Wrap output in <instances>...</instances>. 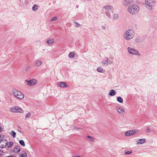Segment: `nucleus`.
I'll return each mask as SVG.
<instances>
[{"instance_id": "obj_4", "label": "nucleus", "mask_w": 157, "mask_h": 157, "mask_svg": "<svg viewBox=\"0 0 157 157\" xmlns=\"http://www.w3.org/2000/svg\"><path fill=\"white\" fill-rule=\"evenodd\" d=\"M12 92L15 98L21 100L24 98V95L21 92L16 89H13Z\"/></svg>"}, {"instance_id": "obj_1", "label": "nucleus", "mask_w": 157, "mask_h": 157, "mask_svg": "<svg viewBox=\"0 0 157 157\" xmlns=\"http://www.w3.org/2000/svg\"><path fill=\"white\" fill-rule=\"evenodd\" d=\"M135 32L133 30L128 29L124 32L123 36L125 40H129L133 38Z\"/></svg>"}, {"instance_id": "obj_9", "label": "nucleus", "mask_w": 157, "mask_h": 157, "mask_svg": "<svg viewBox=\"0 0 157 157\" xmlns=\"http://www.w3.org/2000/svg\"><path fill=\"white\" fill-rule=\"evenodd\" d=\"M7 144V141L6 139L2 140L0 141V148H4Z\"/></svg>"}, {"instance_id": "obj_40", "label": "nucleus", "mask_w": 157, "mask_h": 157, "mask_svg": "<svg viewBox=\"0 0 157 157\" xmlns=\"http://www.w3.org/2000/svg\"><path fill=\"white\" fill-rule=\"evenodd\" d=\"M2 128L0 126V132L3 131Z\"/></svg>"}, {"instance_id": "obj_7", "label": "nucleus", "mask_w": 157, "mask_h": 157, "mask_svg": "<svg viewBox=\"0 0 157 157\" xmlns=\"http://www.w3.org/2000/svg\"><path fill=\"white\" fill-rule=\"evenodd\" d=\"M145 3L146 5L149 7V9H151V6H154L155 4V1L154 0H145Z\"/></svg>"}, {"instance_id": "obj_46", "label": "nucleus", "mask_w": 157, "mask_h": 157, "mask_svg": "<svg viewBox=\"0 0 157 157\" xmlns=\"http://www.w3.org/2000/svg\"><path fill=\"white\" fill-rule=\"evenodd\" d=\"M111 59H113V58H111Z\"/></svg>"}, {"instance_id": "obj_2", "label": "nucleus", "mask_w": 157, "mask_h": 157, "mask_svg": "<svg viewBox=\"0 0 157 157\" xmlns=\"http://www.w3.org/2000/svg\"><path fill=\"white\" fill-rule=\"evenodd\" d=\"M139 10V8L137 5H131L128 8V12L132 14L137 13Z\"/></svg>"}, {"instance_id": "obj_13", "label": "nucleus", "mask_w": 157, "mask_h": 157, "mask_svg": "<svg viewBox=\"0 0 157 157\" xmlns=\"http://www.w3.org/2000/svg\"><path fill=\"white\" fill-rule=\"evenodd\" d=\"M117 110L118 112L120 114L122 115L124 114V110L123 107H120L117 108Z\"/></svg>"}, {"instance_id": "obj_31", "label": "nucleus", "mask_w": 157, "mask_h": 157, "mask_svg": "<svg viewBox=\"0 0 157 157\" xmlns=\"http://www.w3.org/2000/svg\"><path fill=\"white\" fill-rule=\"evenodd\" d=\"M75 55V54L74 53L71 52H70L69 54V57L71 58H73L74 57Z\"/></svg>"}, {"instance_id": "obj_14", "label": "nucleus", "mask_w": 157, "mask_h": 157, "mask_svg": "<svg viewBox=\"0 0 157 157\" xmlns=\"http://www.w3.org/2000/svg\"><path fill=\"white\" fill-rule=\"evenodd\" d=\"M13 152L15 153H19L20 151V147L19 146H16L14 149Z\"/></svg>"}, {"instance_id": "obj_36", "label": "nucleus", "mask_w": 157, "mask_h": 157, "mask_svg": "<svg viewBox=\"0 0 157 157\" xmlns=\"http://www.w3.org/2000/svg\"><path fill=\"white\" fill-rule=\"evenodd\" d=\"M4 135H0V141L1 140H2L3 138H4Z\"/></svg>"}, {"instance_id": "obj_15", "label": "nucleus", "mask_w": 157, "mask_h": 157, "mask_svg": "<svg viewBox=\"0 0 157 157\" xmlns=\"http://www.w3.org/2000/svg\"><path fill=\"white\" fill-rule=\"evenodd\" d=\"M145 141L146 140L145 139H141L137 140L136 141V143L137 144H142L145 143Z\"/></svg>"}, {"instance_id": "obj_12", "label": "nucleus", "mask_w": 157, "mask_h": 157, "mask_svg": "<svg viewBox=\"0 0 157 157\" xmlns=\"http://www.w3.org/2000/svg\"><path fill=\"white\" fill-rule=\"evenodd\" d=\"M136 132V130H133L127 131L125 133V135L126 136H129L132 135Z\"/></svg>"}, {"instance_id": "obj_18", "label": "nucleus", "mask_w": 157, "mask_h": 157, "mask_svg": "<svg viewBox=\"0 0 157 157\" xmlns=\"http://www.w3.org/2000/svg\"><path fill=\"white\" fill-rule=\"evenodd\" d=\"M54 42V39L52 38H51L48 39L46 41V43L48 44H50L53 43Z\"/></svg>"}, {"instance_id": "obj_25", "label": "nucleus", "mask_w": 157, "mask_h": 157, "mask_svg": "<svg viewBox=\"0 0 157 157\" xmlns=\"http://www.w3.org/2000/svg\"><path fill=\"white\" fill-rule=\"evenodd\" d=\"M19 144L22 146L24 147L25 146V143L23 140H20L19 141Z\"/></svg>"}, {"instance_id": "obj_6", "label": "nucleus", "mask_w": 157, "mask_h": 157, "mask_svg": "<svg viewBox=\"0 0 157 157\" xmlns=\"http://www.w3.org/2000/svg\"><path fill=\"white\" fill-rule=\"evenodd\" d=\"M10 110L12 112L19 113H22L23 112V111L22 109L18 106L12 107L10 109Z\"/></svg>"}, {"instance_id": "obj_28", "label": "nucleus", "mask_w": 157, "mask_h": 157, "mask_svg": "<svg viewBox=\"0 0 157 157\" xmlns=\"http://www.w3.org/2000/svg\"><path fill=\"white\" fill-rule=\"evenodd\" d=\"M118 15L117 14H114L113 17V20H116L118 18Z\"/></svg>"}, {"instance_id": "obj_8", "label": "nucleus", "mask_w": 157, "mask_h": 157, "mask_svg": "<svg viewBox=\"0 0 157 157\" xmlns=\"http://www.w3.org/2000/svg\"><path fill=\"white\" fill-rule=\"evenodd\" d=\"M25 82H26L28 86H31L36 84L37 82V80L33 78L29 80H25Z\"/></svg>"}, {"instance_id": "obj_38", "label": "nucleus", "mask_w": 157, "mask_h": 157, "mask_svg": "<svg viewBox=\"0 0 157 157\" xmlns=\"http://www.w3.org/2000/svg\"><path fill=\"white\" fill-rule=\"evenodd\" d=\"M3 154V152L2 151L0 150V155H2Z\"/></svg>"}, {"instance_id": "obj_33", "label": "nucleus", "mask_w": 157, "mask_h": 157, "mask_svg": "<svg viewBox=\"0 0 157 157\" xmlns=\"http://www.w3.org/2000/svg\"><path fill=\"white\" fill-rule=\"evenodd\" d=\"M27 153L25 151H23V153L21 155V157H26L27 156Z\"/></svg>"}, {"instance_id": "obj_20", "label": "nucleus", "mask_w": 157, "mask_h": 157, "mask_svg": "<svg viewBox=\"0 0 157 157\" xmlns=\"http://www.w3.org/2000/svg\"><path fill=\"white\" fill-rule=\"evenodd\" d=\"M117 100L118 102L120 103H122L123 102V99L120 96L117 97Z\"/></svg>"}, {"instance_id": "obj_3", "label": "nucleus", "mask_w": 157, "mask_h": 157, "mask_svg": "<svg viewBox=\"0 0 157 157\" xmlns=\"http://www.w3.org/2000/svg\"><path fill=\"white\" fill-rule=\"evenodd\" d=\"M103 8L105 10V13L106 16L109 18H111V13L113 12V7L110 5H108L103 7Z\"/></svg>"}, {"instance_id": "obj_21", "label": "nucleus", "mask_w": 157, "mask_h": 157, "mask_svg": "<svg viewBox=\"0 0 157 157\" xmlns=\"http://www.w3.org/2000/svg\"><path fill=\"white\" fill-rule=\"evenodd\" d=\"M42 64V62L40 60H37L36 62V65L37 66H39Z\"/></svg>"}, {"instance_id": "obj_26", "label": "nucleus", "mask_w": 157, "mask_h": 157, "mask_svg": "<svg viewBox=\"0 0 157 157\" xmlns=\"http://www.w3.org/2000/svg\"><path fill=\"white\" fill-rule=\"evenodd\" d=\"M97 71L98 72L103 73V70L102 68L101 67H99L97 68Z\"/></svg>"}, {"instance_id": "obj_42", "label": "nucleus", "mask_w": 157, "mask_h": 157, "mask_svg": "<svg viewBox=\"0 0 157 157\" xmlns=\"http://www.w3.org/2000/svg\"><path fill=\"white\" fill-rule=\"evenodd\" d=\"M25 2L26 3V4H27V3L28 2V0H26L25 1Z\"/></svg>"}, {"instance_id": "obj_27", "label": "nucleus", "mask_w": 157, "mask_h": 157, "mask_svg": "<svg viewBox=\"0 0 157 157\" xmlns=\"http://www.w3.org/2000/svg\"><path fill=\"white\" fill-rule=\"evenodd\" d=\"M87 138H88V140L89 141H93L94 138L91 136H87Z\"/></svg>"}, {"instance_id": "obj_19", "label": "nucleus", "mask_w": 157, "mask_h": 157, "mask_svg": "<svg viewBox=\"0 0 157 157\" xmlns=\"http://www.w3.org/2000/svg\"><path fill=\"white\" fill-rule=\"evenodd\" d=\"M142 41V40L141 39V37L139 36H138L137 37L135 40V41L136 43H140Z\"/></svg>"}, {"instance_id": "obj_5", "label": "nucleus", "mask_w": 157, "mask_h": 157, "mask_svg": "<svg viewBox=\"0 0 157 157\" xmlns=\"http://www.w3.org/2000/svg\"><path fill=\"white\" fill-rule=\"evenodd\" d=\"M127 49L128 52L130 54L137 56H140V53L138 51L133 48L128 47L127 48Z\"/></svg>"}, {"instance_id": "obj_10", "label": "nucleus", "mask_w": 157, "mask_h": 157, "mask_svg": "<svg viewBox=\"0 0 157 157\" xmlns=\"http://www.w3.org/2000/svg\"><path fill=\"white\" fill-rule=\"evenodd\" d=\"M57 85L62 88H65L67 87L66 83L64 82H57Z\"/></svg>"}, {"instance_id": "obj_24", "label": "nucleus", "mask_w": 157, "mask_h": 157, "mask_svg": "<svg viewBox=\"0 0 157 157\" xmlns=\"http://www.w3.org/2000/svg\"><path fill=\"white\" fill-rule=\"evenodd\" d=\"M30 68V66L29 65H26L24 66V69L26 71H28L29 68Z\"/></svg>"}, {"instance_id": "obj_44", "label": "nucleus", "mask_w": 157, "mask_h": 157, "mask_svg": "<svg viewBox=\"0 0 157 157\" xmlns=\"http://www.w3.org/2000/svg\"><path fill=\"white\" fill-rule=\"evenodd\" d=\"M18 131L20 132H21V130H18Z\"/></svg>"}, {"instance_id": "obj_22", "label": "nucleus", "mask_w": 157, "mask_h": 157, "mask_svg": "<svg viewBox=\"0 0 157 157\" xmlns=\"http://www.w3.org/2000/svg\"><path fill=\"white\" fill-rule=\"evenodd\" d=\"M38 9V6L37 5H34L32 8V9L33 11H36Z\"/></svg>"}, {"instance_id": "obj_34", "label": "nucleus", "mask_w": 157, "mask_h": 157, "mask_svg": "<svg viewBox=\"0 0 157 157\" xmlns=\"http://www.w3.org/2000/svg\"><path fill=\"white\" fill-rule=\"evenodd\" d=\"M74 23L75 24V26L76 27H78L79 26L81 25H80V24H79V23H77V22H75Z\"/></svg>"}, {"instance_id": "obj_37", "label": "nucleus", "mask_w": 157, "mask_h": 157, "mask_svg": "<svg viewBox=\"0 0 157 157\" xmlns=\"http://www.w3.org/2000/svg\"><path fill=\"white\" fill-rule=\"evenodd\" d=\"M147 132H151V130L149 129V127H147Z\"/></svg>"}, {"instance_id": "obj_11", "label": "nucleus", "mask_w": 157, "mask_h": 157, "mask_svg": "<svg viewBox=\"0 0 157 157\" xmlns=\"http://www.w3.org/2000/svg\"><path fill=\"white\" fill-rule=\"evenodd\" d=\"M109 59L107 57H105L104 59L102 61V64L105 66H107L108 65Z\"/></svg>"}, {"instance_id": "obj_35", "label": "nucleus", "mask_w": 157, "mask_h": 157, "mask_svg": "<svg viewBox=\"0 0 157 157\" xmlns=\"http://www.w3.org/2000/svg\"><path fill=\"white\" fill-rule=\"evenodd\" d=\"M57 19V18L56 17H54L52 18V19H51V20L50 21H54L56 20Z\"/></svg>"}, {"instance_id": "obj_32", "label": "nucleus", "mask_w": 157, "mask_h": 157, "mask_svg": "<svg viewBox=\"0 0 157 157\" xmlns=\"http://www.w3.org/2000/svg\"><path fill=\"white\" fill-rule=\"evenodd\" d=\"M31 113L30 112L28 113L25 116V119L29 118L31 116Z\"/></svg>"}, {"instance_id": "obj_23", "label": "nucleus", "mask_w": 157, "mask_h": 157, "mask_svg": "<svg viewBox=\"0 0 157 157\" xmlns=\"http://www.w3.org/2000/svg\"><path fill=\"white\" fill-rule=\"evenodd\" d=\"M13 144V143L12 141L10 142L9 143H8L6 145H7V147L8 148H9L11 147Z\"/></svg>"}, {"instance_id": "obj_41", "label": "nucleus", "mask_w": 157, "mask_h": 157, "mask_svg": "<svg viewBox=\"0 0 157 157\" xmlns=\"http://www.w3.org/2000/svg\"><path fill=\"white\" fill-rule=\"evenodd\" d=\"M5 157H14V156L13 155H9L7 156H6Z\"/></svg>"}, {"instance_id": "obj_17", "label": "nucleus", "mask_w": 157, "mask_h": 157, "mask_svg": "<svg viewBox=\"0 0 157 157\" xmlns=\"http://www.w3.org/2000/svg\"><path fill=\"white\" fill-rule=\"evenodd\" d=\"M116 93V91L114 90H112L109 92V95L111 96H113L115 95Z\"/></svg>"}, {"instance_id": "obj_29", "label": "nucleus", "mask_w": 157, "mask_h": 157, "mask_svg": "<svg viewBox=\"0 0 157 157\" xmlns=\"http://www.w3.org/2000/svg\"><path fill=\"white\" fill-rule=\"evenodd\" d=\"M132 153V151H128L125 150L124 151V153L125 155H129Z\"/></svg>"}, {"instance_id": "obj_39", "label": "nucleus", "mask_w": 157, "mask_h": 157, "mask_svg": "<svg viewBox=\"0 0 157 157\" xmlns=\"http://www.w3.org/2000/svg\"><path fill=\"white\" fill-rule=\"evenodd\" d=\"M113 61H109L108 62V64L109 63L110 64H112L113 63Z\"/></svg>"}, {"instance_id": "obj_16", "label": "nucleus", "mask_w": 157, "mask_h": 157, "mask_svg": "<svg viewBox=\"0 0 157 157\" xmlns=\"http://www.w3.org/2000/svg\"><path fill=\"white\" fill-rule=\"evenodd\" d=\"M132 2V1L131 0H126L124 1L123 3L125 6H128Z\"/></svg>"}, {"instance_id": "obj_30", "label": "nucleus", "mask_w": 157, "mask_h": 157, "mask_svg": "<svg viewBox=\"0 0 157 157\" xmlns=\"http://www.w3.org/2000/svg\"><path fill=\"white\" fill-rule=\"evenodd\" d=\"M11 133L12 134V136L13 138H15L16 136V133L13 131H12Z\"/></svg>"}, {"instance_id": "obj_45", "label": "nucleus", "mask_w": 157, "mask_h": 157, "mask_svg": "<svg viewBox=\"0 0 157 157\" xmlns=\"http://www.w3.org/2000/svg\"><path fill=\"white\" fill-rule=\"evenodd\" d=\"M18 128H20V129H21V128L20 127H19Z\"/></svg>"}, {"instance_id": "obj_43", "label": "nucleus", "mask_w": 157, "mask_h": 157, "mask_svg": "<svg viewBox=\"0 0 157 157\" xmlns=\"http://www.w3.org/2000/svg\"><path fill=\"white\" fill-rule=\"evenodd\" d=\"M72 157H80V156L79 155V156H73Z\"/></svg>"}]
</instances>
